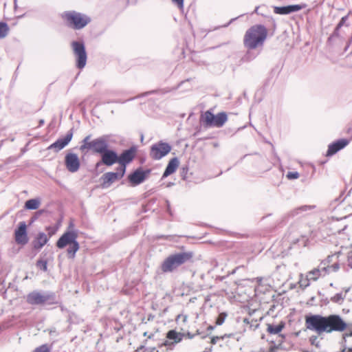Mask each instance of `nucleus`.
<instances>
[{
    "mask_svg": "<svg viewBox=\"0 0 352 352\" xmlns=\"http://www.w3.org/2000/svg\"><path fill=\"white\" fill-rule=\"evenodd\" d=\"M305 326L307 329L320 335L323 333L342 331L346 329V324L338 315L322 316L315 314L305 317Z\"/></svg>",
    "mask_w": 352,
    "mask_h": 352,
    "instance_id": "f257e3e1",
    "label": "nucleus"
},
{
    "mask_svg": "<svg viewBox=\"0 0 352 352\" xmlns=\"http://www.w3.org/2000/svg\"><path fill=\"white\" fill-rule=\"evenodd\" d=\"M267 36V30L264 25H253L245 34L243 38L244 45L248 50H254L262 47Z\"/></svg>",
    "mask_w": 352,
    "mask_h": 352,
    "instance_id": "f03ea898",
    "label": "nucleus"
},
{
    "mask_svg": "<svg viewBox=\"0 0 352 352\" xmlns=\"http://www.w3.org/2000/svg\"><path fill=\"white\" fill-rule=\"evenodd\" d=\"M193 257L192 252H180L168 255L162 263L160 269L163 273H171Z\"/></svg>",
    "mask_w": 352,
    "mask_h": 352,
    "instance_id": "7ed1b4c3",
    "label": "nucleus"
},
{
    "mask_svg": "<svg viewBox=\"0 0 352 352\" xmlns=\"http://www.w3.org/2000/svg\"><path fill=\"white\" fill-rule=\"evenodd\" d=\"M77 238V230H67L58 239L56 242V246L59 249H63L66 246H68L67 249L68 257L74 258L76 253L80 248Z\"/></svg>",
    "mask_w": 352,
    "mask_h": 352,
    "instance_id": "20e7f679",
    "label": "nucleus"
},
{
    "mask_svg": "<svg viewBox=\"0 0 352 352\" xmlns=\"http://www.w3.org/2000/svg\"><path fill=\"white\" fill-rule=\"evenodd\" d=\"M61 16L68 25L75 30H81L91 22V18L88 15L74 10L65 11Z\"/></svg>",
    "mask_w": 352,
    "mask_h": 352,
    "instance_id": "39448f33",
    "label": "nucleus"
},
{
    "mask_svg": "<svg viewBox=\"0 0 352 352\" xmlns=\"http://www.w3.org/2000/svg\"><path fill=\"white\" fill-rule=\"evenodd\" d=\"M26 301L32 305H54L56 304V296L52 292L33 291L26 296Z\"/></svg>",
    "mask_w": 352,
    "mask_h": 352,
    "instance_id": "423d86ee",
    "label": "nucleus"
},
{
    "mask_svg": "<svg viewBox=\"0 0 352 352\" xmlns=\"http://www.w3.org/2000/svg\"><path fill=\"white\" fill-rule=\"evenodd\" d=\"M228 121V116L225 112L214 115L210 111H206L200 116V122L205 127L221 128Z\"/></svg>",
    "mask_w": 352,
    "mask_h": 352,
    "instance_id": "0eeeda50",
    "label": "nucleus"
},
{
    "mask_svg": "<svg viewBox=\"0 0 352 352\" xmlns=\"http://www.w3.org/2000/svg\"><path fill=\"white\" fill-rule=\"evenodd\" d=\"M71 47L76 60V66L78 69H83L87 60V54L83 41H72Z\"/></svg>",
    "mask_w": 352,
    "mask_h": 352,
    "instance_id": "6e6552de",
    "label": "nucleus"
},
{
    "mask_svg": "<svg viewBox=\"0 0 352 352\" xmlns=\"http://www.w3.org/2000/svg\"><path fill=\"white\" fill-rule=\"evenodd\" d=\"M124 168L120 169L117 168L116 172H108L101 177L102 188H107L116 181L120 179L124 175Z\"/></svg>",
    "mask_w": 352,
    "mask_h": 352,
    "instance_id": "1a4fd4ad",
    "label": "nucleus"
},
{
    "mask_svg": "<svg viewBox=\"0 0 352 352\" xmlns=\"http://www.w3.org/2000/svg\"><path fill=\"white\" fill-rule=\"evenodd\" d=\"M171 146L168 144L160 142L152 146L151 149V156L154 160H160L170 153Z\"/></svg>",
    "mask_w": 352,
    "mask_h": 352,
    "instance_id": "9d476101",
    "label": "nucleus"
},
{
    "mask_svg": "<svg viewBox=\"0 0 352 352\" xmlns=\"http://www.w3.org/2000/svg\"><path fill=\"white\" fill-rule=\"evenodd\" d=\"M118 155L116 151L107 149L101 154V160L96 164V167L100 166L101 164H104L107 166H111L116 163H118Z\"/></svg>",
    "mask_w": 352,
    "mask_h": 352,
    "instance_id": "9b49d317",
    "label": "nucleus"
},
{
    "mask_svg": "<svg viewBox=\"0 0 352 352\" xmlns=\"http://www.w3.org/2000/svg\"><path fill=\"white\" fill-rule=\"evenodd\" d=\"M109 148V136L102 135L92 140V151L102 154Z\"/></svg>",
    "mask_w": 352,
    "mask_h": 352,
    "instance_id": "f8f14e48",
    "label": "nucleus"
},
{
    "mask_svg": "<svg viewBox=\"0 0 352 352\" xmlns=\"http://www.w3.org/2000/svg\"><path fill=\"white\" fill-rule=\"evenodd\" d=\"M73 138V131L72 129L69 130L66 135L63 138L58 139L55 142L50 144L47 149L53 150L54 152L57 153L64 148L68 144L71 142Z\"/></svg>",
    "mask_w": 352,
    "mask_h": 352,
    "instance_id": "ddd939ff",
    "label": "nucleus"
},
{
    "mask_svg": "<svg viewBox=\"0 0 352 352\" xmlns=\"http://www.w3.org/2000/svg\"><path fill=\"white\" fill-rule=\"evenodd\" d=\"M14 239L17 244L24 245L28 242L27 234V226L24 221L19 224V227L14 232Z\"/></svg>",
    "mask_w": 352,
    "mask_h": 352,
    "instance_id": "4468645a",
    "label": "nucleus"
},
{
    "mask_svg": "<svg viewBox=\"0 0 352 352\" xmlns=\"http://www.w3.org/2000/svg\"><path fill=\"white\" fill-rule=\"evenodd\" d=\"M135 148L131 147L127 150L124 151L119 156L118 163L120 164L119 168L122 169L124 168V172H126V166L129 164L135 157Z\"/></svg>",
    "mask_w": 352,
    "mask_h": 352,
    "instance_id": "2eb2a0df",
    "label": "nucleus"
},
{
    "mask_svg": "<svg viewBox=\"0 0 352 352\" xmlns=\"http://www.w3.org/2000/svg\"><path fill=\"white\" fill-rule=\"evenodd\" d=\"M65 164L67 169L71 173H76L80 168V160L75 153H69L65 155Z\"/></svg>",
    "mask_w": 352,
    "mask_h": 352,
    "instance_id": "dca6fc26",
    "label": "nucleus"
},
{
    "mask_svg": "<svg viewBox=\"0 0 352 352\" xmlns=\"http://www.w3.org/2000/svg\"><path fill=\"white\" fill-rule=\"evenodd\" d=\"M150 173V170H143L140 168L135 170L128 177L129 181L132 186H137L142 184L146 179L147 175Z\"/></svg>",
    "mask_w": 352,
    "mask_h": 352,
    "instance_id": "f3484780",
    "label": "nucleus"
},
{
    "mask_svg": "<svg viewBox=\"0 0 352 352\" xmlns=\"http://www.w3.org/2000/svg\"><path fill=\"white\" fill-rule=\"evenodd\" d=\"M349 143L347 139H340L329 145L327 156H332L337 152L344 148Z\"/></svg>",
    "mask_w": 352,
    "mask_h": 352,
    "instance_id": "a211bd4d",
    "label": "nucleus"
},
{
    "mask_svg": "<svg viewBox=\"0 0 352 352\" xmlns=\"http://www.w3.org/2000/svg\"><path fill=\"white\" fill-rule=\"evenodd\" d=\"M304 8V6L301 5H289L282 7H274V11L278 14H288L292 12H296Z\"/></svg>",
    "mask_w": 352,
    "mask_h": 352,
    "instance_id": "6ab92c4d",
    "label": "nucleus"
},
{
    "mask_svg": "<svg viewBox=\"0 0 352 352\" xmlns=\"http://www.w3.org/2000/svg\"><path fill=\"white\" fill-rule=\"evenodd\" d=\"M52 236H47L44 232H39L36 235L34 240L32 241V245L34 249L39 250H41L49 241V238Z\"/></svg>",
    "mask_w": 352,
    "mask_h": 352,
    "instance_id": "aec40b11",
    "label": "nucleus"
},
{
    "mask_svg": "<svg viewBox=\"0 0 352 352\" xmlns=\"http://www.w3.org/2000/svg\"><path fill=\"white\" fill-rule=\"evenodd\" d=\"M179 164V162L177 157L172 158L169 161V162L165 169V171L163 173L162 178H165V177L169 176L170 175L173 174V173H175V170H177V168H178Z\"/></svg>",
    "mask_w": 352,
    "mask_h": 352,
    "instance_id": "412c9836",
    "label": "nucleus"
},
{
    "mask_svg": "<svg viewBox=\"0 0 352 352\" xmlns=\"http://www.w3.org/2000/svg\"><path fill=\"white\" fill-rule=\"evenodd\" d=\"M326 266L320 265L318 268H315L313 270L309 272L307 274L308 278L311 280H316L320 276H325Z\"/></svg>",
    "mask_w": 352,
    "mask_h": 352,
    "instance_id": "4be33fe9",
    "label": "nucleus"
},
{
    "mask_svg": "<svg viewBox=\"0 0 352 352\" xmlns=\"http://www.w3.org/2000/svg\"><path fill=\"white\" fill-rule=\"evenodd\" d=\"M41 204L39 199H31L26 201L25 204V208L28 210H36Z\"/></svg>",
    "mask_w": 352,
    "mask_h": 352,
    "instance_id": "5701e85b",
    "label": "nucleus"
},
{
    "mask_svg": "<svg viewBox=\"0 0 352 352\" xmlns=\"http://www.w3.org/2000/svg\"><path fill=\"white\" fill-rule=\"evenodd\" d=\"M167 338L173 340L175 343H178L182 340V336L175 330H170L167 333Z\"/></svg>",
    "mask_w": 352,
    "mask_h": 352,
    "instance_id": "b1692460",
    "label": "nucleus"
},
{
    "mask_svg": "<svg viewBox=\"0 0 352 352\" xmlns=\"http://www.w3.org/2000/svg\"><path fill=\"white\" fill-rule=\"evenodd\" d=\"M284 326L285 325L283 323H281L276 326H274L272 324H268L267 331L270 334H274V335L278 334L283 330V329L284 328Z\"/></svg>",
    "mask_w": 352,
    "mask_h": 352,
    "instance_id": "393cba45",
    "label": "nucleus"
},
{
    "mask_svg": "<svg viewBox=\"0 0 352 352\" xmlns=\"http://www.w3.org/2000/svg\"><path fill=\"white\" fill-rule=\"evenodd\" d=\"M9 32V28L6 23L0 22V38H5Z\"/></svg>",
    "mask_w": 352,
    "mask_h": 352,
    "instance_id": "a878e982",
    "label": "nucleus"
},
{
    "mask_svg": "<svg viewBox=\"0 0 352 352\" xmlns=\"http://www.w3.org/2000/svg\"><path fill=\"white\" fill-rule=\"evenodd\" d=\"M314 208V206H307V205L302 206L293 211V213H294L293 215H297L302 212H305V211L310 210L311 208Z\"/></svg>",
    "mask_w": 352,
    "mask_h": 352,
    "instance_id": "bb28decb",
    "label": "nucleus"
},
{
    "mask_svg": "<svg viewBox=\"0 0 352 352\" xmlns=\"http://www.w3.org/2000/svg\"><path fill=\"white\" fill-rule=\"evenodd\" d=\"M347 20H348V16H344L342 17L341 20L340 21L339 23L338 24V25L334 31V34L336 36L339 35V33H338L339 29L341 27H342L343 25H346V22L347 21Z\"/></svg>",
    "mask_w": 352,
    "mask_h": 352,
    "instance_id": "cd10ccee",
    "label": "nucleus"
},
{
    "mask_svg": "<svg viewBox=\"0 0 352 352\" xmlns=\"http://www.w3.org/2000/svg\"><path fill=\"white\" fill-rule=\"evenodd\" d=\"M340 269V265L338 263H334L331 265H327L325 269L326 274H329L332 272H337Z\"/></svg>",
    "mask_w": 352,
    "mask_h": 352,
    "instance_id": "c85d7f7f",
    "label": "nucleus"
},
{
    "mask_svg": "<svg viewBox=\"0 0 352 352\" xmlns=\"http://www.w3.org/2000/svg\"><path fill=\"white\" fill-rule=\"evenodd\" d=\"M344 298L345 295H343L342 293H338L331 298V300L333 302L341 303L344 299Z\"/></svg>",
    "mask_w": 352,
    "mask_h": 352,
    "instance_id": "c756f323",
    "label": "nucleus"
},
{
    "mask_svg": "<svg viewBox=\"0 0 352 352\" xmlns=\"http://www.w3.org/2000/svg\"><path fill=\"white\" fill-rule=\"evenodd\" d=\"M37 267L42 270L44 272H46L47 270V263L46 261L44 260H39L36 263Z\"/></svg>",
    "mask_w": 352,
    "mask_h": 352,
    "instance_id": "7c9ffc66",
    "label": "nucleus"
},
{
    "mask_svg": "<svg viewBox=\"0 0 352 352\" xmlns=\"http://www.w3.org/2000/svg\"><path fill=\"white\" fill-rule=\"evenodd\" d=\"M301 278L299 280V284L301 287H307L309 285V281L311 280L309 278H308L307 276H306V278H302V276H300Z\"/></svg>",
    "mask_w": 352,
    "mask_h": 352,
    "instance_id": "2f4dec72",
    "label": "nucleus"
},
{
    "mask_svg": "<svg viewBox=\"0 0 352 352\" xmlns=\"http://www.w3.org/2000/svg\"><path fill=\"white\" fill-rule=\"evenodd\" d=\"M80 150L82 152L85 151L92 150V141L89 143H82L80 146Z\"/></svg>",
    "mask_w": 352,
    "mask_h": 352,
    "instance_id": "473e14b6",
    "label": "nucleus"
},
{
    "mask_svg": "<svg viewBox=\"0 0 352 352\" xmlns=\"http://www.w3.org/2000/svg\"><path fill=\"white\" fill-rule=\"evenodd\" d=\"M227 316V314L226 313H221L219 315L218 318H217L216 324L217 325H221Z\"/></svg>",
    "mask_w": 352,
    "mask_h": 352,
    "instance_id": "72a5a7b5",
    "label": "nucleus"
},
{
    "mask_svg": "<svg viewBox=\"0 0 352 352\" xmlns=\"http://www.w3.org/2000/svg\"><path fill=\"white\" fill-rule=\"evenodd\" d=\"M34 352H50V349L47 344H43L37 347Z\"/></svg>",
    "mask_w": 352,
    "mask_h": 352,
    "instance_id": "f704fd0d",
    "label": "nucleus"
},
{
    "mask_svg": "<svg viewBox=\"0 0 352 352\" xmlns=\"http://www.w3.org/2000/svg\"><path fill=\"white\" fill-rule=\"evenodd\" d=\"M287 177L289 179H298L299 174L298 172H289L287 175Z\"/></svg>",
    "mask_w": 352,
    "mask_h": 352,
    "instance_id": "c9c22d12",
    "label": "nucleus"
},
{
    "mask_svg": "<svg viewBox=\"0 0 352 352\" xmlns=\"http://www.w3.org/2000/svg\"><path fill=\"white\" fill-rule=\"evenodd\" d=\"M173 3H176L179 8H182L184 5V0H172Z\"/></svg>",
    "mask_w": 352,
    "mask_h": 352,
    "instance_id": "e433bc0d",
    "label": "nucleus"
},
{
    "mask_svg": "<svg viewBox=\"0 0 352 352\" xmlns=\"http://www.w3.org/2000/svg\"><path fill=\"white\" fill-rule=\"evenodd\" d=\"M347 262H348V265L352 268V252L349 253V255H348V259H347Z\"/></svg>",
    "mask_w": 352,
    "mask_h": 352,
    "instance_id": "4c0bfd02",
    "label": "nucleus"
},
{
    "mask_svg": "<svg viewBox=\"0 0 352 352\" xmlns=\"http://www.w3.org/2000/svg\"><path fill=\"white\" fill-rule=\"evenodd\" d=\"M91 135L86 136L83 140L82 141V143H89L90 142Z\"/></svg>",
    "mask_w": 352,
    "mask_h": 352,
    "instance_id": "58836bf2",
    "label": "nucleus"
},
{
    "mask_svg": "<svg viewBox=\"0 0 352 352\" xmlns=\"http://www.w3.org/2000/svg\"><path fill=\"white\" fill-rule=\"evenodd\" d=\"M68 230H76L74 229V223L72 222H70V223L69 225Z\"/></svg>",
    "mask_w": 352,
    "mask_h": 352,
    "instance_id": "ea45409f",
    "label": "nucleus"
},
{
    "mask_svg": "<svg viewBox=\"0 0 352 352\" xmlns=\"http://www.w3.org/2000/svg\"><path fill=\"white\" fill-rule=\"evenodd\" d=\"M217 339H218V338H217H217H213L212 339V344H215V343H216V340H217Z\"/></svg>",
    "mask_w": 352,
    "mask_h": 352,
    "instance_id": "a19ab883",
    "label": "nucleus"
},
{
    "mask_svg": "<svg viewBox=\"0 0 352 352\" xmlns=\"http://www.w3.org/2000/svg\"><path fill=\"white\" fill-rule=\"evenodd\" d=\"M234 20V19H232L230 21V22L228 23H227L226 25H224V27H227L229 24H230Z\"/></svg>",
    "mask_w": 352,
    "mask_h": 352,
    "instance_id": "79ce46f5",
    "label": "nucleus"
},
{
    "mask_svg": "<svg viewBox=\"0 0 352 352\" xmlns=\"http://www.w3.org/2000/svg\"><path fill=\"white\" fill-rule=\"evenodd\" d=\"M342 352H352V348H349V349H347L346 351H343Z\"/></svg>",
    "mask_w": 352,
    "mask_h": 352,
    "instance_id": "37998d69",
    "label": "nucleus"
},
{
    "mask_svg": "<svg viewBox=\"0 0 352 352\" xmlns=\"http://www.w3.org/2000/svg\"><path fill=\"white\" fill-rule=\"evenodd\" d=\"M316 339V337H315L314 338H311V343L314 344V340Z\"/></svg>",
    "mask_w": 352,
    "mask_h": 352,
    "instance_id": "c03bdc74",
    "label": "nucleus"
},
{
    "mask_svg": "<svg viewBox=\"0 0 352 352\" xmlns=\"http://www.w3.org/2000/svg\"><path fill=\"white\" fill-rule=\"evenodd\" d=\"M258 7H256V8H255V10H254V13H258Z\"/></svg>",
    "mask_w": 352,
    "mask_h": 352,
    "instance_id": "a18cd8bd",
    "label": "nucleus"
},
{
    "mask_svg": "<svg viewBox=\"0 0 352 352\" xmlns=\"http://www.w3.org/2000/svg\"><path fill=\"white\" fill-rule=\"evenodd\" d=\"M44 123V121L43 120H40V124H43Z\"/></svg>",
    "mask_w": 352,
    "mask_h": 352,
    "instance_id": "49530a36",
    "label": "nucleus"
},
{
    "mask_svg": "<svg viewBox=\"0 0 352 352\" xmlns=\"http://www.w3.org/2000/svg\"><path fill=\"white\" fill-rule=\"evenodd\" d=\"M350 290V288H348L345 290V293H347Z\"/></svg>",
    "mask_w": 352,
    "mask_h": 352,
    "instance_id": "de8ad7c7",
    "label": "nucleus"
},
{
    "mask_svg": "<svg viewBox=\"0 0 352 352\" xmlns=\"http://www.w3.org/2000/svg\"><path fill=\"white\" fill-rule=\"evenodd\" d=\"M153 91H151V92H146L145 94L147 95V94H149L151 93H153Z\"/></svg>",
    "mask_w": 352,
    "mask_h": 352,
    "instance_id": "09e8293b",
    "label": "nucleus"
},
{
    "mask_svg": "<svg viewBox=\"0 0 352 352\" xmlns=\"http://www.w3.org/2000/svg\"><path fill=\"white\" fill-rule=\"evenodd\" d=\"M244 322H248V320H247V319H245V320H244Z\"/></svg>",
    "mask_w": 352,
    "mask_h": 352,
    "instance_id": "8fccbe9b",
    "label": "nucleus"
},
{
    "mask_svg": "<svg viewBox=\"0 0 352 352\" xmlns=\"http://www.w3.org/2000/svg\"><path fill=\"white\" fill-rule=\"evenodd\" d=\"M146 335H147V333H146V332H145V333H144V336H146Z\"/></svg>",
    "mask_w": 352,
    "mask_h": 352,
    "instance_id": "3c124183",
    "label": "nucleus"
}]
</instances>
